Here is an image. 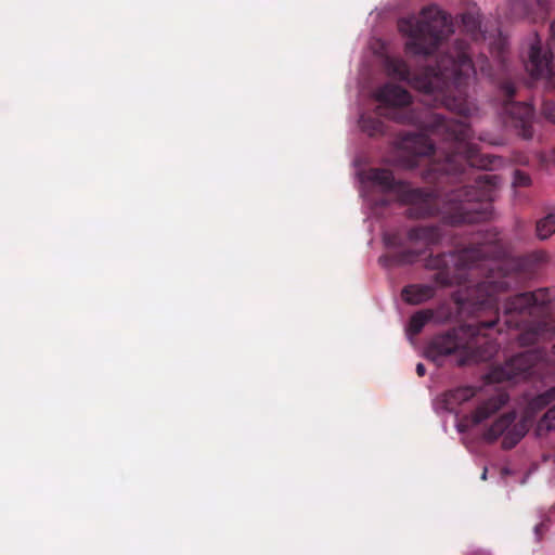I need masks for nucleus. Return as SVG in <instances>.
Listing matches in <instances>:
<instances>
[{"label": "nucleus", "instance_id": "obj_1", "mask_svg": "<svg viewBox=\"0 0 555 555\" xmlns=\"http://www.w3.org/2000/svg\"><path fill=\"white\" fill-rule=\"evenodd\" d=\"M504 255L496 234L491 240L473 244L459 251L429 255L424 267L435 271L433 281L444 288L464 285L453 299L460 313L476 317L435 336L427 347V357L438 362L442 357L459 353L457 364L491 360L501 346L492 333L502 332L503 322L508 330L519 331L515 338L521 346L545 343L555 336V286L519 293L506 299L502 314L498 297L516 286L518 271L509 269L501 258Z\"/></svg>", "mask_w": 555, "mask_h": 555}, {"label": "nucleus", "instance_id": "obj_2", "mask_svg": "<svg viewBox=\"0 0 555 555\" xmlns=\"http://www.w3.org/2000/svg\"><path fill=\"white\" fill-rule=\"evenodd\" d=\"M387 75L398 81L406 82L423 94L424 107H412V95L404 88L387 82L374 92L380 104L375 115L362 114L359 126L370 137L382 135L386 125L379 118L385 116L399 124L416 127L421 131L440 137L446 146L437 156L435 145L422 133L408 132L401 139L400 147L411 150L410 166L417 164V157L434 156L425 179L443 182L457 171L464 172V165L487 167L490 159L479 153L472 142L473 130L464 121L447 119L429 106H444L462 116H469L476 106L469 95V87L476 70L473 64L469 44L456 39L453 46L436 61L435 66H426L418 73H412L408 63L400 57H386Z\"/></svg>", "mask_w": 555, "mask_h": 555}, {"label": "nucleus", "instance_id": "obj_3", "mask_svg": "<svg viewBox=\"0 0 555 555\" xmlns=\"http://www.w3.org/2000/svg\"><path fill=\"white\" fill-rule=\"evenodd\" d=\"M491 164L490 160L487 167H479L466 163L464 172L457 171L444 178L443 182H436V184L462 183L461 186L453 188L443 194L430 189L411 188L396 180L390 170L383 168H371L365 173V179L385 193H396L400 201L409 206L406 209L409 218L440 217L444 224L455 227L478 223L491 218L492 202L501 178L494 173L479 172V169H488ZM431 182L435 183V181Z\"/></svg>", "mask_w": 555, "mask_h": 555}, {"label": "nucleus", "instance_id": "obj_4", "mask_svg": "<svg viewBox=\"0 0 555 555\" xmlns=\"http://www.w3.org/2000/svg\"><path fill=\"white\" fill-rule=\"evenodd\" d=\"M400 33L408 36L405 51L412 55L429 56L453 33V22L450 15L436 5L424 8L421 17L401 18L398 22Z\"/></svg>", "mask_w": 555, "mask_h": 555}, {"label": "nucleus", "instance_id": "obj_5", "mask_svg": "<svg viewBox=\"0 0 555 555\" xmlns=\"http://www.w3.org/2000/svg\"><path fill=\"white\" fill-rule=\"evenodd\" d=\"M555 399V386L531 399L518 422L514 411L496 418L482 435L486 442L492 443L502 437V448L513 449L528 433L538 414Z\"/></svg>", "mask_w": 555, "mask_h": 555}, {"label": "nucleus", "instance_id": "obj_6", "mask_svg": "<svg viewBox=\"0 0 555 555\" xmlns=\"http://www.w3.org/2000/svg\"><path fill=\"white\" fill-rule=\"evenodd\" d=\"M540 363L555 364V344L551 352L535 348L511 357L503 365L495 367L489 377L496 383L527 378Z\"/></svg>", "mask_w": 555, "mask_h": 555}, {"label": "nucleus", "instance_id": "obj_7", "mask_svg": "<svg viewBox=\"0 0 555 555\" xmlns=\"http://www.w3.org/2000/svg\"><path fill=\"white\" fill-rule=\"evenodd\" d=\"M500 89L505 96L503 114L506 125L511 126L518 137L524 140H531L534 133L532 126L534 119L533 106L527 102L513 101L516 94V87L513 81H503Z\"/></svg>", "mask_w": 555, "mask_h": 555}, {"label": "nucleus", "instance_id": "obj_8", "mask_svg": "<svg viewBox=\"0 0 555 555\" xmlns=\"http://www.w3.org/2000/svg\"><path fill=\"white\" fill-rule=\"evenodd\" d=\"M525 67L533 79H548L555 76V20L551 24V37L545 44L537 34L534 35Z\"/></svg>", "mask_w": 555, "mask_h": 555}, {"label": "nucleus", "instance_id": "obj_9", "mask_svg": "<svg viewBox=\"0 0 555 555\" xmlns=\"http://www.w3.org/2000/svg\"><path fill=\"white\" fill-rule=\"evenodd\" d=\"M508 395L499 391L486 401L481 402L470 415H465L460 423V430H464L468 426H476L496 413L508 402Z\"/></svg>", "mask_w": 555, "mask_h": 555}, {"label": "nucleus", "instance_id": "obj_10", "mask_svg": "<svg viewBox=\"0 0 555 555\" xmlns=\"http://www.w3.org/2000/svg\"><path fill=\"white\" fill-rule=\"evenodd\" d=\"M406 238L412 244H421L428 248L439 245L443 240V233L438 225H417L408 231Z\"/></svg>", "mask_w": 555, "mask_h": 555}, {"label": "nucleus", "instance_id": "obj_11", "mask_svg": "<svg viewBox=\"0 0 555 555\" xmlns=\"http://www.w3.org/2000/svg\"><path fill=\"white\" fill-rule=\"evenodd\" d=\"M436 295V287L430 284H410L401 292L402 299L410 305H421Z\"/></svg>", "mask_w": 555, "mask_h": 555}, {"label": "nucleus", "instance_id": "obj_12", "mask_svg": "<svg viewBox=\"0 0 555 555\" xmlns=\"http://www.w3.org/2000/svg\"><path fill=\"white\" fill-rule=\"evenodd\" d=\"M422 254L423 250L403 249L382 255L378 262L385 268L406 266L416 262Z\"/></svg>", "mask_w": 555, "mask_h": 555}, {"label": "nucleus", "instance_id": "obj_13", "mask_svg": "<svg viewBox=\"0 0 555 555\" xmlns=\"http://www.w3.org/2000/svg\"><path fill=\"white\" fill-rule=\"evenodd\" d=\"M514 11H520L522 16L537 21L547 15L548 2L547 0H521L514 5Z\"/></svg>", "mask_w": 555, "mask_h": 555}, {"label": "nucleus", "instance_id": "obj_14", "mask_svg": "<svg viewBox=\"0 0 555 555\" xmlns=\"http://www.w3.org/2000/svg\"><path fill=\"white\" fill-rule=\"evenodd\" d=\"M476 390L473 387L464 386L452 390H449L444 395V402L448 410H453L454 405L462 404L473 397H475Z\"/></svg>", "mask_w": 555, "mask_h": 555}, {"label": "nucleus", "instance_id": "obj_15", "mask_svg": "<svg viewBox=\"0 0 555 555\" xmlns=\"http://www.w3.org/2000/svg\"><path fill=\"white\" fill-rule=\"evenodd\" d=\"M534 234L539 241H546L555 234V208L535 221Z\"/></svg>", "mask_w": 555, "mask_h": 555}, {"label": "nucleus", "instance_id": "obj_16", "mask_svg": "<svg viewBox=\"0 0 555 555\" xmlns=\"http://www.w3.org/2000/svg\"><path fill=\"white\" fill-rule=\"evenodd\" d=\"M461 23L463 30L468 34L473 39L477 40L480 37V15L478 11L469 10L461 15Z\"/></svg>", "mask_w": 555, "mask_h": 555}, {"label": "nucleus", "instance_id": "obj_17", "mask_svg": "<svg viewBox=\"0 0 555 555\" xmlns=\"http://www.w3.org/2000/svg\"><path fill=\"white\" fill-rule=\"evenodd\" d=\"M551 431H555V404L542 415L535 426L538 437H544Z\"/></svg>", "mask_w": 555, "mask_h": 555}, {"label": "nucleus", "instance_id": "obj_18", "mask_svg": "<svg viewBox=\"0 0 555 555\" xmlns=\"http://www.w3.org/2000/svg\"><path fill=\"white\" fill-rule=\"evenodd\" d=\"M433 311L430 310H422L415 312L409 322L408 331L411 335H417L422 332L424 326L431 320Z\"/></svg>", "mask_w": 555, "mask_h": 555}, {"label": "nucleus", "instance_id": "obj_19", "mask_svg": "<svg viewBox=\"0 0 555 555\" xmlns=\"http://www.w3.org/2000/svg\"><path fill=\"white\" fill-rule=\"evenodd\" d=\"M548 260H550V255L546 250H543V249L533 250L531 253H528L522 258L524 264L530 269L539 268V267L547 263Z\"/></svg>", "mask_w": 555, "mask_h": 555}, {"label": "nucleus", "instance_id": "obj_20", "mask_svg": "<svg viewBox=\"0 0 555 555\" xmlns=\"http://www.w3.org/2000/svg\"><path fill=\"white\" fill-rule=\"evenodd\" d=\"M513 186L514 188H529L532 184V179L529 173L516 169L513 175Z\"/></svg>", "mask_w": 555, "mask_h": 555}, {"label": "nucleus", "instance_id": "obj_21", "mask_svg": "<svg viewBox=\"0 0 555 555\" xmlns=\"http://www.w3.org/2000/svg\"><path fill=\"white\" fill-rule=\"evenodd\" d=\"M384 242L387 247L399 248L403 246V241L398 233H388L384 236Z\"/></svg>", "mask_w": 555, "mask_h": 555}, {"label": "nucleus", "instance_id": "obj_22", "mask_svg": "<svg viewBox=\"0 0 555 555\" xmlns=\"http://www.w3.org/2000/svg\"><path fill=\"white\" fill-rule=\"evenodd\" d=\"M542 114L548 121L555 125V103L545 101L542 104Z\"/></svg>", "mask_w": 555, "mask_h": 555}, {"label": "nucleus", "instance_id": "obj_23", "mask_svg": "<svg viewBox=\"0 0 555 555\" xmlns=\"http://www.w3.org/2000/svg\"><path fill=\"white\" fill-rule=\"evenodd\" d=\"M514 162L519 165H528L529 164V157L522 153H517L513 157Z\"/></svg>", "mask_w": 555, "mask_h": 555}, {"label": "nucleus", "instance_id": "obj_24", "mask_svg": "<svg viewBox=\"0 0 555 555\" xmlns=\"http://www.w3.org/2000/svg\"><path fill=\"white\" fill-rule=\"evenodd\" d=\"M416 374L420 376V377H423L425 374H426V369H425V365L423 363H418L416 365Z\"/></svg>", "mask_w": 555, "mask_h": 555}, {"label": "nucleus", "instance_id": "obj_25", "mask_svg": "<svg viewBox=\"0 0 555 555\" xmlns=\"http://www.w3.org/2000/svg\"><path fill=\"white\" fill-rule=\"evenodd\" d=\"M488 67H489L488 60H487V59H485V64H482V65H481L480 69H481L482 72H486V70L488 69Z\"/></svg>", "mask_w": 555, "mask_h": 555}, {"label": "nucleus", "instance_id": "obj_26", "mask_svg": "<svg viewBox=\"0 0 555 555\" xmlns=\"http://www.w3.org/2000/svg\"><path fill=\"white\" fill-rule=\"evenodd\" d=\"M481 479L482 480H486L487 479V468L483 469L482 474H481Z\"/></svg>", "mask_w": 555, "mask_h": 555}, {"label": "nucleus", "instance_id": "obj_27", "mask_svg": "<svg viewBox=\"0 0 555 555\" xmlns=\"http://www.w3.org/2000/svg\"><path fill=\"white\" fill-rule=\"evenodd\" d=\"M553 156H554L553 160L555 162V149L553 150Z\"/></svg>", "mask_w": 555, "mask_h": 555}]
</instances>
